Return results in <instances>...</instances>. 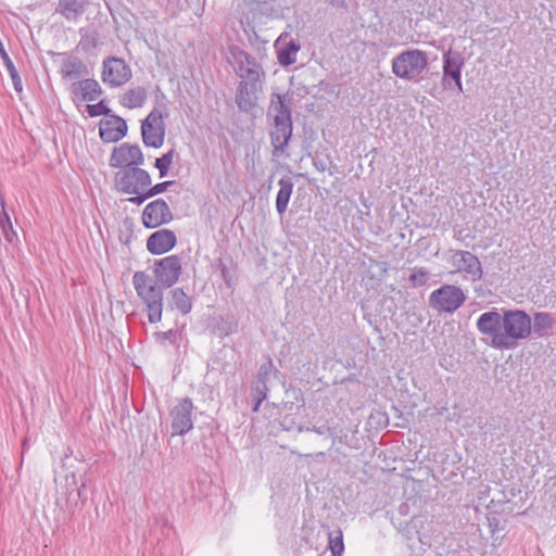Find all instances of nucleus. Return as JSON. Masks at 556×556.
<instances>
[{"label":"nucleus","instance_id":"1","mask_svg":"<svg viewBox=\"0 0 556 556\" xmlns=\"http://www.w3.org/2000/svg\"><path fill=\"white\" fill-rule=\"evenodd\" d=\"M477 330L491 340V346L496 350H513L519 341L530 337L532 319L522 309H505L500 313L496 308L482 313L476 321Z\"/></svg>","mask_w":556,"mask_h":556},{"label":"nucleus","instance_id":"2","mask_svg":"<svg viewBox=\"0 0 556 556\" xmlns=\"http://www.w3.org/2000/svg\"><path fill=\"white\" fill-rule=\"evenodd\" d=\"M132 283L137 295L146 305L148 319L151 324L161 321L163 314V287L144 271H136Z\"/></svg>","mask_w":556,"mask_h":556},{"label":"nucleus","instance_id":"3","mask_svg":"<svg viewBox=\"0 0 556 556\" xmlns=\"http://www.w3.org/2000/svg\"><path fill=\"white\" fill-rule=\"evenodd\" d=\"M427 66L428 55L418 49L403 51L392 60V73L404 80H417Z\"/></svg>","mask_w":556,"mask_h":556},{"label":"nucleus","instance_id":"4","mask_svg":"<svg viewBox=\"0 0 556 556\" xmlns=\"http://www.w3.org/2000/svg\"><path fill=\"white\" fill-rule=\"evenodd\" d=\"M151 185L150 174L139 166L119 169L114 175V187L122 193H141Z\"/></svg>","mask_w":556,"mask_h":556},{"label":"nucleus","instance_id":"5","mask_svg":"<svg viewBox=\"0 0 556 556\" xmlns=\"http://www.w3.org/2000/svg\"><path fill=\"white\" fill-rule=\"evenodd\" d=\"M243 27V20L240 16L229 17L225 27V37L227 43V59L232 65L235 72L239 77H242L243 59L241 50V36L240 29Z\"/></svg>","mask_w":556,"mask_h":556},{"label":"nucleus","instance_id":"6","mask_svg":"<svg viewBox=\"0 0 556 556\" xmlns=\"http://www.w3.org/2000/svg\"><path fill=\"white\" fill-rule=\"evenodd\" d=\"M466 301L464 291L453 285H444L431 292L430 306L439 312L453 313Z\"/></svg>","mask_w":556,"mask_h":556},{"label":"nucleus","instance_id":"7","mask_svg":"<svg viewBox=\"0 0 556 556\" xmlns=\"http://www.w3.org/2000/svg\"><path fill=\"white\" fill-rule=\"evenodd\" d=\"M143 143L148 147L160 148L165 139L164 115L159 109H153L141 125Z\"/></svg>","mask_w":556,"mask_h":556},{"label":"nucleus","instance_id":"8","mask_svg":"<svg viewBox=\"0 0 556 556\" xmlns=\"http://www.w3.org/2000/svg\"><path fill=\"white\" fill-rule=\"evenodd\" d=\"M450 254V264L454 271L470 276L472 281L482 279L483 269L478 256L465 250H451Z\"/></svg>","mask_w":556,"mask_h":556},{"label":"nucleus","instance_id":"9","mask_svg":"<svg viewBox=\"0 0 556 556\" xmlns=\"http://www.w3.org/2000/svg\"><path fill=\"white\" fill-rule=\"evenodd\" d=\"M109 163L111 167L119 169L138 167L144 163V156L138 144L124 142L112 150Z\"/></svg>","mask_w":556,"mask_h":556},{"label":"nucleus","instance_id":"10","mask_svg":"<svg viewBox=\"0 0 556 556\" xmlns=\"http://www.w3.org/2000/svg\"><path fill=\"white\" fill-rule=\"evenodd\" d=\"M443 77L442 85L445 89L452 88L454 83L458 92H463L462 68L465 64L464 58L459 52L451 49L443 53Z\"/></svg>","mask_w":556,"mask_h":556},{"label":"nucleus","instance_id":"11","mask_svg":"<svg viewBox=\"0 0 556 556\" xmlns=\"http://www.w3.org/2000/svg\"><path fill=\"white\" fill-rule=\"evenodd\" d=\"M193 404L190 399L180 401L170 412V428L173 435H184L193 428Z\"/></svg>","mask_w":556,"mask_h":556},{"label":"nucleus","instance_id":"12","mask_svg":"<svg viewBox=\"0 0 556 556\" xmlns=\"http://www.w3.org/2000/svg\"><path fill=\"white\" fill-rule=\"evenodd\" d=\"M131 78L130 67L123 59L110 58L103 62L102 80L117 87L126 84Z\"/></svg>","mask_w":556,"mask_h":556},{"label":"nucleus","instance_id":"13","mask_svg":"<svg viewBox=\"0 0 556 556\" xmlns=\"http://www.w3.org/2000/svg\"><path fill=\"white\" fill-rule=\"evenodd\" d=\"M141 220L147 228H156L173 220V213L163 199H156L143 208Z\"/></svg>","mask_w":556,"mask_h":556},{"label":"nucleus","instance_id":"14","mask_svg":"<svg viewBox=\"0 0 556 556\" xmlns=\"http://www.w3.org/2000/svg\"><path fill=\"white\" fill-rule=\"evenodd\" d=\"M181 273V262L176 255L164 257L155 263L154 275L156 282L163 288L176 283Z\"/></svg>","mask_w":556,"mask_h":556},{"label":"nucleus","instance_id":"15","mask_svg":"<svg viewBox=\"0 0 556 556\" xmlns=\"http://www.w3.org/2000/svg\"><path fill=\"white\" fill-rule=\"evenodd\" d=\"M265 72L261 64L245 54V94L254 100L263 93Z\"/></svg>","mask_w":556,"mask_h":556},{"label":"nucleus","instance_id":"16","mask_svg":"<svg viewBox=\"0 0 556 556\" xmlns=\"http://www.w3.org/2000/svg\"><path fill=\"white\" fill-rule=\"evenodd\" d=\"M126 122L116 115H108L100 122V137L104 142H117L127 134Z\"/></svg>","mask_w":556,"mask_h":556},{"label":"nucleus","instance_id":"17","mask_svg":"<svg viewBox=\"0 0 556 556\" xmlns=\"http://www.w3.org/2000/svg\"><path fill=\"white\" fill-rule=\"evenodd\" d=\"M176 244V236L169 229H161L153 232L147 241V249L152 254H163L172 250Z\"/></svg>","mask_w":556,"mask_h":556},{"label":"nucleus","instance_id":"18","mask_svg":"<svg viewBox=\"0 0 556 556\" xmlns=\"http://www.w3.org/2000/svg\"><path fill=\"white\" fill-rule=\"evenodd\" d=\"M271 374V365L264 364L260 367L257 377L253 382L252 387V397L254 402L253 410L256 412L261 405V403L266 399L268 387L267 381Z\"/></svg>","mask_w":556,"mask_h":556},{"label":"nucleus","instance_id":"19","mask_svg":"<svg viewBox=\"0 0 556 556\" xmlns=\"http://www.w3.org/2000/svg\"><path fill=\"white\" fill-rule=\"evenodd\" d=\"M292 124L275 123L274 129L270 132L275 155H281L285 153V149L292 136Z\"/></svg>","mask_w":556,"mask_h":556},{"label":"nucleus","instance_id":"20","mask_svg":"<svg viewBox=\"0 0 556 556\" xmlns=\"http://www.w3.org/2000/svg\"><path fill=\"white\" fill-rule=\"evenodd\" d=\"M86 7L87 0H59L55 11L67 21H76L85 13Z\"/></svg>","mask_w":556,"mask_h":556},{"label":"nucleus","instance_id":"21","mask_svg":"<svg viewBox=\"0 0 556 556\" xmlns=\"http://www.w3.org/2000/svg\"><path fill=\"white\" fill-rule=\"evenodd\" d=\"M72 90L84 101H93L101 94V87L99 83L89 78L73 84Z\"/></svg>","mask_w":556,"mask_h":556},{"label":"nucleus","instance_id":"22","mask_svg":"<svg viewBox=\"0 0 556 556\" xmlns=\"http://www.w3.org/2000/svg\"><path fill=\"white\" fill-rule=\"evenodd\" d=\"M276 100L273 98L269 106V114L273 115L275 123L292 124L291 108L286 103L285 98L280 94H275Z\"/></svg>","mask_w":556,"mask_h":556},{"label":"nucleus","instance_id":"23","mask_svg":"<svg viewBox=\"0 0 556 556\" xmlns=\"http://www.w3.org/2000/svg\"><path fill=\"white\" fill-rule=\"evenodd\" d=\"M61 74L63 78L77 79L87 75L88 68L80 59L70 56L62 62Z\"/></svg>","mask_w":556,"mask_h":556},{"label":"nucleus","instance_id":"24","mask_svg":"<svg viewBox=\"0 0 556 556\" xmlns=\"http://www.w3.org/2000/svg\"><path fill=\"white\" fill-rule=\"evenodd\" d=\"M279 190L276 197V210L283 215L288 208L290 197L293 191V182L290 177H283L278 181Z\"/></svg>","mask_w":556,"mask_h":556},{"label":"nucleus","instance_id":"25","mask_svg":"<svg viewBox=\"0 0 556 556\" xmlns=\"http://www.w3.org/2000/svg\"><path fill=\"white\" fill-rule=\"evenodd\" d=\"M147 100V91L143 87H135L127 90L121 98V103L128 109L141 108Z\"/></svg>","mask_w":556,"mask_h":556},{"label":"nucleus","instance_id":"26","mask_svg":"<svg viewBox=\"0 0 556 556\" xmlns=\"http://www.w3.org/2000/svg\"><path fill=\"white\" fill-rule=\"evenodd\" d=\"M554 326V318L551 313L538 312L533 314V331L540 336L547 333Z\"/></svg>","mask_w":556,"mask_h":556},{"label":"nucleus","instance_id":"27","mask_svg":"<svg viewBox=\"0 0 556 556\" xmlns=\"http://www.w3.org/2000/svg\"><path fill=\"white\" fill-rule=\"evenodd\" d=\"M300 50V43L291 40L279 52L278 61L283 66H289L295 63L296 53Z\"/></svg>","mask_w":556,"mask_h":556},{"label":"nucleus","instance_id":"28","mask_svg":"<svg viewBox=\"0 0 556 556\" xmlns=\"http://www.w3.org/2000/svg\"><path fill=\"white\" fill-rule=\"evenodd\" d=\"M172 302L176 309L181 314H188L191 311L192 303L190 298L180 288L170 291Z\"/></svg>","mask_w":556,"mask_h":556},{"label":"nucleus","instance_id":"29","mask_svg":"<svg viewBox=\"0 0 556 556\" xmlns=\"http://www.w3.org/2000/svg\"><path fill=\"white\" fill-rule=\"evenodd\" d=\"M328 547L331 551L332 556H343L344 543H343V532L341 529H336V530L329 532Z\"/></svg>","mask_w":556,"mask_h":556},{"label":"nucleus","instance_id":"30","mask_svg":"<svg viewBox=\"0 0 556 556\" xmlns=\"http://www.w3.org/2000/svg\"><path fill=\"white\" fill-rule=\"evenodd\" d=\"M0 228L4 239L9 243H14L17 240V233L13 229L11 218L5 210L0 211Z\"/></svg>","mask_w":556,"mask_h":556},{"label":"nucleus","instance_id":"31","mask_svg":"<svg viewBox=\"0 0 556 556\" xmlns=\"http://www.w3.org/2000/svg\"><path fill=\"white\" fill-rule=\"evenodd\" d=\"M176 152L174 149L169 150L167 153L163 154L161 157L155 160V167L160 172V177H164L173 164L174 156Z\"/></svg>","mask_w":556,"mask_h":556},{"label":"nucleus","instance_id":"32","mask_svg":"<svg viewBox=\"0 0 556 556\" xmlns=\"http://www.w3.org/2000/svg\"><path fill=\"white\" fill-rule=\"evenodd\" d=\"M429 280V271L424 267L413 268V273L409 276V282L413 287H422Z\"/></svg>","mask_w":556,"mask_h":556},{"label":"nucleus","instance_id":"33","mask_svg":"<svg viewBox=\"0 0 556 556\" xmlns=\"http://www.w3.org/2000/svg\"><path fill=\"white\" fill-rule=\"evenodd\" d=\"M308 431H313L317 434L324 435L327 434L332 438V444L334 445L337 442L342 443L341 438L338 435V431L336 428L331 427H313L307 428Z\"/></svg>","mask_w":556,"mask_h":556},{"label":"nucleus","instance_id":"34","mask_svg":"<svg viewBox=\"0 0 556 556\" xmlns=\"http://www.w3.org/2000/svg\"><path fill=\"white\" fill-rule=\"evenodd\" d=\"M173 184H174L173 181H163V182H159V184L154 185L151 188L148 187L147 188L148 197L152 198L156 194L164 192Z\"/></svg>","mask_w":556,"mask_h":556},{"label":"nucleus","instance_id":"35","mask_svg":"<svg viewBox=\"0 0 556 556\" xmlns=\"http://www.w3.org/2000/svg\"><path fill=\"white\" fill-rule=\"evenodd\" d=\"M87 111L89 113L90 116H99V115H102V114H108L109 110L108 108L103 104V102H99L97 104H89L87 105Z\"/></svg>","mask_w":556,"mask_h":556},{"label":"nucleus","instance_id":"36","mask_svg":"<svg viewBox=\"0 0 556 556\" xmlns=\"http://www.w3.org/2000/svg\"><path fill=\"white\" fill-rule=\"evenodd\" d=\"M131 194L135 197L130 198L129 202L137 204V205L142 204L147 199L150 198V197H148L147 190L141 193H131Z\"/></svg>","mask_w":556,"mask_h":556},{"label":"nucleus","instance_id":"37","mask_svg":"<svg viewBox=\"0 0 556 556\" xmlns=\"http://www.w3.org/2000/svg\"><path fill=\"white\" fill-rule=\"evenodd\" d=\"M242 94H243V80H241V81L238 84V87H237V96H236V102L238 103V105H239L240 108H241Z\"/></svg>","mask_w":556,"mask_h":556},{"label":"nucleus","instance_id":"38","mask_svg":"<svg viewBox=\"0 0 556 556\" xmlns=\"http://www.w3.org/2000/svg\"><path fill=\"white\" fill-rule=\"evenodd\" d=\"M327 2H328L331 7L337 8V9H339V8H342V9H343V8H346V2H345V0H327Z\"/></svg>","mask_w":556,"mask_h":556},{"label":"nucleus","instance_id":"39","mask_svg":"<svg viewBox=\"0 0 556 556\" xmlns=\"http://www.w3.org/2000/svg\"><path fill=\"white\" fill-rule=\"evenodd\" d=\"M170 334H172V331H167V332H161V333H159L157 336H159L162 340H165V339H168Z\"/></svg>","mask_w":556,"mask_h":556},{"label":"nucleus","instance_id":"40","mask_svg":"<svg viewBox=\"0 0 556 556\" xmlns=\"http://www.w3.org/2000/svg\"><path fill=\"white\" fill-rule=\"evenodd\" d=\"M70 479L72 480V484H76V476H75V473H74V472H73V473H71V476H67V477H66V481H67V482H68V480H70Z\"/></svg>","mask_w":556,"mask_h":556},{"label":"nucleus","instance_id":"41","mask_svg":"<svg viewBox=\"0 0 556 556\" xmlns=\"http://www.w3.org/2000/svg\"><path fill=\"white\" fill-rule=\"evenodd\" d=\"M223 276H224V279L229 283V281H230V278H228L229 273H226V270L223 269Z\"/></svg>","mask_w":556,"mask_h":556},{"label":"nucleus","instance_id":"42","mask_svg":"<svg viewBox=\"0 0 556 556\" xmlns=\"http://www.w3.org/2000/svg\"><path fill=\"white\" fill-rule=\"evenodd\" d=\"M223 276H224V279L229 283V281H230V278H228L229 273H226V270L223 269Z\"/></svg>","mask_w":556,"mask_h":556},{"label":"nucleus","instance_id":"43","mask_svg":"<svg viewBox=\"0 0 556 556\" xmlns=\"http://www.w3.org/2000/svg\"><path fill=\"white\" fill-rule=\"evenodd\" d=\"M85 486H86V483H85V482H83V483H81V485H80V488L78 489V492H77L78 497H80V496H81V491H83V489H84Z\"/></svg>","mask_w":556,"mask_h":556}]
</instances>
